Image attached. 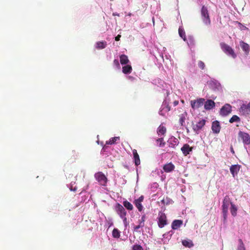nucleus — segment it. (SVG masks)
<instances>
[{"instance_id": "1a4fd4ad", "label": "nucleus", "mask_w": 250, "mask_h": 250, "mask_svg": "<svg viewBox=\"0 0 250 250\" xmlns=\"http://www.w3.org/2000/svg\"><path fill=\"white\" fill-rule=\"evenodd\" d=\"M206 121L205 119H202L196 124H192V128L196 132L201 130L205 125Z\"/></svg>"}, {"instance_id": "5701e85b", "label": "nucleus", "mask_w": 250, "mask_h": 250, "mask_svg": "<svg viewBox=\"0 0 250 250\" xmlns=\"http://www.w3.org/2000/svg\"><path fill=\"white\" fill-rule=\"evenodd\" d=\"M132 68L130 65H126L123 67L122 71L124 74H129L132 72Z\"/></svg>"}, {"instance_id": "e433bc0d", "label": "nucleus", "mask_w": 250, "mask_h": 250, "mask_svg": "<svg viewBox=\"0 0 250 250\" xmlns=\"http://www.w3.org/2000/svg\"><path fill=\"white\" fill-rule=\"evenodd\" d=\"M132 250H143V249L140 245L136 244L133 246Z\"/></svg>"}, {"instance_id": "6e6552de", "label": "nucleus", "mask_w": 250, "mask_h": 250, "mask_svg": "<svg viewBox=\"0 0 250 250\" xmlns=\"http://www.w3.org/2000/svg\"><path fill=\"white\" fill-rule=\"evenodd\" d=\"M170 110V106L168 105L166 101H164L159 111V114L164 116L166 113Z\"/></svg>"}, {"instance_id": "39448f33", "label": "nucleus", "mask_w": 250, "mask_h": 250, "mask_svg": "<svg viewBox=\"0 0 250 250\" xmlns=\"http://www.w3.org/2000/svg\"><path fill=\"white\" fill-rule=\"evenodd\" d=\"M205 100L204 98H198L196 100H191L190 105L193 109H198L204 104Z\"/></svg>"}, {"instance_id": "9d476101", "label": "nucleus", "mask_w": 250, "mask_h": 250, "mask_svg": "<svg viewBox=\"0 0 250 250\" xmlns=\"http://www.w3.org/2000/svg\"><path fill=\"white\" fill-rule=\"evenodd\" d=\"M231 111V106L229 104H225L220 110V114L222 116H227Z\"/></svg>"}, {"instance_id": "8fccbe9b", "label": "nucleus", "mask_w": 250, "mask_h": 250, "mask_svg": "<svg viewBox=\"0 0 250 250\" xmlns=\"http://www.w3.org/2000/svg\"><path fill=\"white\" fill-rule=\"evenodd\" d=\"M129 78H130V79H132L133 78L132 77H131V76H129Z\"/></svg>"}, {"instance_id": "a878e982", "label": "nucleus", "mask_w": 250, "mask_h": 250, "mask_svg": "<svg viewBox=\"0 0 250 250\" xmlns=\"http://www.w3.org/2000/svg\"><path fill=\"white\" fill-rule=\"evenodd\" d=\"M107 43L105 41L98 42L96 43V48L98 49H102L105 48Z\"/></svg>"}, {"instance_id": "79ce46f5", "label": "nucleus", "mask_w": 250, "mask_h": 250, "mask_svg": "<svg viewBox=\"0 0 250 250\" xmlns=\"http://www.w3.org/2000/svg\"><path fill=\"white\" fill-rule=\"evenodd\" d=\"M144 196L142 195L137 199L135 200L134 201H137L138 202L142 203L144 200Z\"/></svg>"}, {"instance_id": "a211bd4d", "label": "nucleus", "mask_w": 250, "mask_h": 250, "mask_svg": "<svg viewBox=\"0 0 250 250\" xmlns=\"http://www.w3.org/2000/svg\"><path fill=\"white\" fill-rule=\"evenodd\" d=\"M183 224V221L181 220H175L171 224V228L173 229H177Z\"/></svg>"}, {"instance_id": "37998d69", "label": "nucleus", "mask_w": 250, "mask_h": 250, "mask_svg": "<svg viewBox=\"0 0 250 250\" xmlns=\"http://www.w3.org/2000/svg\"><path fill=\"white\" fill-rule=\"evenodd\" d=\"M145 219H146V215H145V214H144L142 216L141 219V221L140 222L142 224H143L144 226L145 225L144 222L145 221Z\"/></svg>"}, {"instance_id": "c03bdc74", "label": "nucleus", "mask_w": 250, "mask_h": 250, "mask_svg": "<svg viewBox=\"0 0 250 250\" xmlns=\"http://www.w3.org/2000/svg\"><path fill=\"white\" fill-rule=\"evenodd\" d=\"M121 36L120 35H118L115 38L116 41H119L120 40Z\"/></svg>"}, {"instance_id": "473e14b6", "label": "nucleus", "mask_w": 250, "mask_h": 250, "mask_svg": "<svg viewBox=\"0 0 250 250\" xmlns=\"http://www.w3.org/2000/svg\"><path fill=\"white\" fill-rule=\"evenodd\" d=\"M240 121V118L237 115H233L232 117L229 119V122L230 123H232L233 122H239Z\"/></svg>"}, {"instance_id": "a18cd8bd", "label": "nucleus", "mask_w": 250, "mask_h": 250, "mask_svg": "<svg viewBox=\"0 0 250 250\" xmlns=\"http://www.w3.org/2000/svg\"><path fill=\"white\" fill-rule=\"evenodd\" d=\"M179 104V102L178 101H175L174 102H173V104L174 106H176L178 104Z\"/></svg>"}, {"instance_id": "7c9ffc66", "label": "nucleus", "mask_w": 250, "mask_h": 250, "mask_svg": "<svg viewBox=\"0 0 250 250\" xmlns=\"http://www.w3.org/2000/svg\"><path fill=\"white\" fill-rule=\"evenodd\" d=\"M170 142V146L172 147H174L178 144V140L175 137L171 138Z\"/></svg>"}, {"instance_id": "ea45409f", "label": "nucleus", "mask_w": 250, "mask_h": 250, "mask_svg": "<svg viewBox=\"0 0 250 250\" xmlns=\"http://www.w3.org/2000/svg\"><path fill=\"white\" fill-rule=\"evenodd\" d=\"M113 63L115 65H116V66L118 68H120V63H119V62L118 61V60L117 59H115L114 61H113Z\"/></svg>"}, {"instance_id": "f704fd0d", "label": "nucleus", "mask_w": 250, "mask_h": 250, "mask_svg": "<svg viewBox=\"0 0 250 250\" xmlns=\"http://www.w3.org/2000/svg\"><path fill=\"white\" fill-rule=\"evenodd\" d=\"M134 204L139 211H141L143 209V206L141 203L134 201Z\"/></svg>"}, {"instance_id": "2eb2a0df", "label": "nucleus", "mask_w": 250, "mask_h": 250, "mask_svg": "<svg viewBox=\"0 0 250 250\" xmlns=\"http://www.w3.org/2000/svg\"><path fill=\"white\" fill-rule=\"evenodd\" d=\"M220 125L219 122L217 121H214L212 124L211 129L215 133H218L220 131Z\"/></svg>"}, {"instance_id": "393cba45", "label": "nucleus", "mask_w": 250, "mask_h": 250, "mask_svg": "<svg viewBox=\"0 0 250 250\" xmlns=\"http://www.w3.org/2000/svg\"><path fill=\"white\" fill-rule=\"evenodd\" d=\"M182 243L183 245L186 247L190 248L193 246V244L190 240H184Z\"/></svg>"}, {"instance_id": "f257e3e1", "label": "nucleus", "mask_w": 250, "mask_h": 250, "mask_svg": "<svg viewBox=\"0 0 250 250\" xmlns=\"http://www.w3.org/2000/svg\"><path fill=\"white\" fill-rule=\"evenodd\" d=\"M115 209L116 213L123 219L124 224L125 225L127 223V218L126 217L127 212L124 207L120 204L117 203L115 206Z\"/></svg>"}, {"instance_id": "6ab92c4d", "label": "nucleus", "mask_w": 250, "mask_h": 250, "mask_svg": "<svg viewBox=\"0 0 250 250\" xmlns=\"http://www.w3.org/2000/svg\"><path fill=\"white\" fill-rule=\"evenodd\" d=\"M240 45L241 48L246 53V54H248L250 51V46L249 45L244 42L243 41L240 42Z\"/></svg>"}, {"instance_id": "20e7f679", "label": "nucleus", "mask_w": 250, "mask_h": 250, "mask_svg": "<svg viewBox=\"0 0 250 250\" xmlns=\"http://www.w3.org/2000/svg\"><path fill=\"white\" fill-rule=\"evenodd\" d=\"M222 49L228 55H230L232 58H235L236 57V54H235L233 50L231 47L225 43H221L220 44Z\"/></svg>"}, {"instance_id": "aec40b11", "label": "nucleus", "mask_w": 250, "mask_h": 250, "mask_svg": "<svg viewBox=\"0 0 250 250\" xmlns=\"http://www.w3.org/2000/svg\"><path fill=\"white\" fill-rule=\"evenodd\" d=\"M134 162L136 166H138L140 164V160L139 156L136 149H133L132 151Z\"/></svg>"}, {"instance_id": "ddd939ff", "label": "nucleus", "mask_w": 250, "mask_h": 250, "mask_svg": "<svg viewBox=\"0 0 250 250\" xmlns=\"http://www.w3.org/2000/svg\"><path fill=\"white\" fill-rule=\"evenodd\" d=\"M240 168L241 166L239 165H233L230 167V171L233 177L237 175Z\"/></svg>"}, {"instance_id": "3c124183", "label": "nucleus", "mask_w": 250, "mask_h": 250, "mask_svg": "<svg viewBox=\"0 0 250 250\" xmlns=\"http://www.w3.org/2000/svg\"><path fill=\"white\" fill-rule=\"evenodd\" d=\"M129 78H130V79H132L133 78L132 77H131V76H129Z\"/></svg>"}, {"instance_id": "f8f14e48", "label": "nucleus", "mask_w": 250, "mask_h": 250, "mask_svg": "<svg viewBox=\"0 0 250 250\" xmlns=\"http://www.w3.org/2000/svg\"><path fill=\"white\" fill-rule=\"evenodd\" d=\"M230 198L229 196L226 195L223 201L222 210H228L229 204H230Z\"/></svg>"}, {"instance_id": "b1692460", "label": "nucleus", "mask_w": 250, "mask_h": 250, "mask_svg": "<svg viewBox=\"0 0 250 250\" xmlns=\"http://www.w3.org/2000/svg\"><path fill=\"white\" fill-rule=\"evenodd\" d=\"M120 140V137H115L111 138L109 139V141H106L105 143L106 145H113L116 143L117 141H118Z\"/></svg>"}, {"instance_id": "bb28decb", "label": "nucleus", "mask_w": 250, "mask_h": 250, "mask_svg": "<svg viewBox=\"0 0 250 250\" xmlns=\"http://www.w3.org/2000/svg\"><path fill=\"white\" fill-rule=\"evenodd\" d=\"M123 205L128 210H132L133 209V205L127 200L123 202Z\"/></svg>"}, {"instance_id": "dca6fc26", "label": "nucleus", "mask_w": 250, "mask_h": 250, "mask_svg": "<svg viewBox=\"0 0 250 250\" xmlns=\"http://www.w3.org/2000/svg\"><path fill=\"white\" fill-rule=\"evenodd\" d=\"M175 168L174 165L172 163L166 164L163 166V169L166 172H170Z\"/></svg>"}, {"instance_id": "58836bf2", "label": "nucleus", "mask_w": 250, "mask_h": 250, "mask_svg": "<svg viewBox=\"0 0 250 250\" xmlns=\"http://www.w3.org/2000/svg\"><path fill=\"white\" fill-rule=\"evenodd\" d=\"M228 210H222L223 213V216L224 221H226L227 218V214H228Z\"/></svg>"}, {"instance_id": "f3484780", "label": "nucleus", "mask_w": 250, "mask_h": 250, "mask_svg": "<svg viewBox=\"0 0 250 250\" xmlns=\"http://www.w3.org/2000/svg\"><path fill=\"white\" fill-rule=\"evenodd\" d=\"M204 103V108L206 110H210L215 106V103L211 100H208Z\"/></svg>"}, {"instance_id": "2f4dec72", "label": "nucleus", "mask_w": 250, "mask_h": 250, "mask_svg": "<svg viewBox=\"0 0 250 250\" xmlns=\"http://www.w3.org/2000/svg\"><path fill=\"white\" fill-rule=\"evenodd\" d=\"M112 235L114 238H119L120 236V231L117 229H114L112 231Z\"/></svg>"}, {"instance_id": "4468645a", "label": "nucleus", "mask_w": 250, "mask_h": 250, "mask_svg": "<svg viewBox=\"0 0 250 250\" xmlns=\"http://www.w3.org/2000/svg\"><path fill=\"white\" fill-rule=\"evenodd\" d=\"M193 147H190L189 145L186 144L184 145L181 150L185 156H187L192 151Z\"/></svg>"}, {"instance_id": "7ed1b4c3", "label": "nucleus", "mask_w": 250, "mask_h": 250, "mask_svg": "<svg viewBox=\"0 0 250 250\" xmlns=\"http://www.w3.org/2000/svg\"><path fill=\"white\" fill-rule=\"evenodd\" d=\"M202 18L203 22L207 25H209L210 20L209 18L208 9L205 6H203L201 9Z\"/></svg>"}, {"instance_id": "49530a36", "label": "nucleus", "mask_w": 250, "mask_h": 250, "mask_svg": "<svg viewBox=\"0 0 250 250\" xmlns=\"http://www.w3.org/2000/svg\"><path fill=\"white\" fill-rule=\"evenodd\" d=\"M230 151H231V152H232V154H234L235 152H234V149L233 148L232 146H231V147H230Z\"/></svg>"}, {"instance_id": "09e8293b", "label": "nucleus", "mask_w": 250, "mask_h": 250, "mask_svg": "<svg viewBox=\"0 0 250 250\" xmlns=\"http://www.w3.org/2000/svg\"><path fill=\"white\" fill-rule=\"evenodd\" d=\"M113 15H116V16H119V14H113Z\"/></svg>"}, {"instance_id": "c9c22d12", "label": "nucleus", "mask_w": 250, "mask_h": 250, "mask_svg": "<svg viewBox=\"0 0 250 250\" xmlns=\"http://www.w3.org/2000/svg\"><path fill=\"white\" fill-rule=\"evenodd\" d=\"M158 143H159L160 146H163L165 145V143L164 142V138H160L157 140L156 141Z\"/></svg>"}, {"instance_id": "9b49d317", "label": "nucleus", "mask_w": 250, "mask_h": 250, "mask_svg": "<svg viewBox=\"0 0 250 250\" xmlns=\"http://www.w3.org/2000/svg\"><path fill=\"white\" fill-rule=\"evenodd\" d=\"M239 111L244 115H247L250 114V107L249 104H242L240 109Z\"/></svg>"}, {"instance_id": "de8ad7c7", "label": "nucleus", "mask_w": 250, "mask_h": 250, "mask_svg": "<svg viewBox=\"0 0 250 250\" xmlns=\"http://www.w3.org/2000/svg\"><path fill=\"white\" fill-rule=\"evenodd\" d=\"M247 27H246V26H243V29H247Z\"/></svg>"}, {"instance_id": "4c0bfd02", "label": "nucleus", "mask_w": 250, "mask_h": 250, "mask_svg": "<svg viewBox=\"0 0 250 250\" xmlns=\"http://www.w3.org/2000/svg\"><path fill=\"white\" fill-rule=\"evenodd\" d=\"M198 66L201 69H204L205 67V64L204 62L201 61L198 62Z\"/></svg>"}, {"instance_id": "0eeeda50", "label": "nucleus", "mask_w": 250, "mask_h": 250, "mask_svg": "<svg viewBox=\"0 0 250 250\" xmlns=\"http://www.w3.org/2000/svg\"><path fill=\"white\" fill-rule=\"evenodd\" d=\"M238 136L241 139L245 145H249L250 144V136L248 133L240 131L238 133Z\"/></svg>"}, {"instance_id": "423d86ee", "label": "nucleus", "mask_w": 250, "mask_h": 250, "mask_svg": "<svg viewBox=\"0 0 250 250\" xmlns=\"http://www.w3.org/2000/svg\"><path fill=\"white\" fill-rule=\"evenodd\" d=\"M167 224V216L166 214L162 212L159 213L158 226L160 228H163Z\"/></svg>"}, {"instance_id": "412c9836", "label": "nucleus", "mask_w": 250, "mask_h": 250, "mask_svg": "<svg viewBox=\"0 0 250 250\" xmlns=\"http://www.w3.org/2000/svg\"><path fill=\"white\" fill-rule=\"evenodd\" d=\"M187 113L186 112H184L183 113L180 114L179 115V122L181 126H184L185 122L186 120V117L187 116Z\"/></svg>"}, {"instance_id": "f03ea898", "label": "nucleus", "mask_w": 250, "mask_h": 250, "mask_svg": "<svg viewBox=\"0 0 250 250\" xmlns=\"http://www.w3.org/2000/svg\"><path fill=\"white\" fill-rule=\"evenodd\" d=\"M94 176L101 185L105 186L106 185L107 179L103 172H97L95 174Z\"/></svg>"}, {"instance_id": "c85d7f7f", "label": "nucleus", "mask_w": 250, "mask_h": 250, "mask_svg": "<svg viewBox=\"0 0 250 250\" xmlns=\"http://www.w3.org/2000/svg\"><path fill=\"white\" fill-rule=\"evenodd\" d=\"M166 132V128L163 125H160L157 129V133L159 135H164Z\"/></svg>"}, {"instance_id": "a19ab883", "label": "nucleus", "mask_w": 250, "mask_h": 250, "mask_svg": "<svg viewBox=\"0 0 250 250\" xmlns=\"http://www.w3.org/2000/svg\"><path fill=\"white\" fill-rule=\"evenodd\" d=\"M144 226L143 224H142L141 223H139V225L136 226L134 228V229L135 231H137L138 229H139L140 228L143 227Z\"/></svg>"}, {"instance_id": "cd10ccee", "label": "nucleus", "mask_w": 250, "mask_h": 250, "mask_svg": "<svg viewBox=\"0 0 250 250\" xmlns=\"http://www.w3.org/2000/svg\"><path fill=\"white\" fill-rule=\"evenodd\" d=\"M230 205L231 207L230 210L231 214L233 216H235L237 214V208L232 203H230Z\"/></svg>"}, {"instance_id": "72a5a7b5", "label": "nucleus", "mask_w": 250, "mask_h": 250, "mask_svg": "<svg viewBox=\"0 0 250 250\" xmlns=\"http://www.w3.org/2000/svg\"><path fill=\"white\" fill-rule=\"evenodd\" d=\"M178 31H179V34L180 36L182 38H183L184 39V40L185 41L186 39V36L185 32L184 31V30L179 28Z\"/></svg>"}, {"instance_id": "c756f323", "label": "nucleus", "mask_w": 250, "mask_h": 250, "mask_svg": "<svg viewBox=\"0 0 250 250\" xmlns=\"http://www.w3.org/2000/svg\"><path fill=\"white\" fill-rule=\"evenodd\" d=\"M237 250H246L244 244L241 239H238V246Z\"/></svg>"}, {"instance_id": "4be33fe9", "label": "nucleus", "mask_w": 250, "mask_h": 250, "mask_svg": "<svg viewBox=\"0 0 250 250\" xmlns=\"http://www.w3.org/2000/svg\"><path fill=\"white\" fill-rule=\"evenodd\" d=\"M120 61L122 65L127 64L129 62L127 56L124 54L120 55Z\"/></svg>"}]
</instances>
